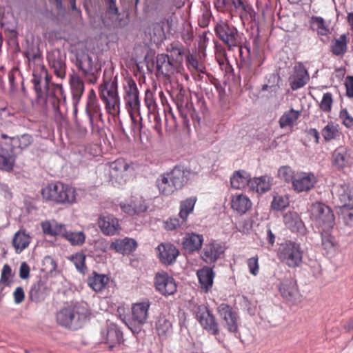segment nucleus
I'll list each match as a JSON object with an SVG mask.
<instances>
[{"instance_id":"obj_1","label":"nucleus","mask_w":353,"mask_h":353,"mask_svg":"<svg viewBox=\"0 0 353 353\" xmlns=\"http://www.w3.org/2000/svg\"><path fill=\"white\" fill-rule=\"evenodd\" d=\"M31 82L38 103L52 105L57 114L60 113V107L66 103V96L61 84L51 83V77L43 65H37L33 69Z\"/></svg>"},{"instance_id":"obj_2","label":"nucleus","mask_w":353,"mask_h":353,"mask_svg":"<svg viewBox=\"0 0 353 353\" xmlns=\"http://www.w3.org/2000/svg\"><path fill=\"white\" fill-rule=\"evenodd\" d=\"M86 303H77L63 307L56 314L57 323L66 329L76 331L82 328L90 316Z\"/></svg>"},{"instance_id":"obj_3","label":"nucleus","mask_w":353,"mask_h":353,"mask_svg":"<svg viewBox=\"0 0 353 353\" xmlns=\"http://www.w3.org/2000/svg\"><path fill=\"white\" fill-rule=\"evenodd\" d=\"M41 194L44 201L57 205L73 204L77 199L75 189L61 182L48 184Z\"/></svg>"},{"instance_id":"obj_4","label":"nucleus","mask_w":353,"mask_h":353,"mask_svg":"<svg viewBox=\"0 0 353 353\" xmlns=\"http://www.w3.org/2000/svg\"><path fill=\"white\" fill-rule=\"evenodd\" d=\"M304 251L300 243L288 239L280 244L277 256L290 268L300 267L303 263Z\"/></svg>"},{"instance_id":"obj_5","label":"nucleus","mask_w":353,"mask_h":353,"mask_svg":"<svg viewBox=\"0 0 353 353\" xmlns=\"http://www.w3.org/2000/svg\"><path fill=\"white\" fill-rule=\"evenodd\" d=\"M310 216L314 225L323 230H332L335 225L332 209L322 202L313 203L310 208Z\"/></svg>"},{"instance_id":"obj_6","label":"nucleus","mask_w":353,"mask_h":353,"mask_svg":"<svg viewBox=\"0 0 353 353\" xmlns=\"http://www.w3.org/2000/svg\"><path fill=\"white\" fill-rule=\"evenodd\" d=\"M100 97L110 114L119 112L120 99L118 94L117 76L111 77L109 80L103 79L100 88Z\"/></svg>"},{"instance_id":"obj_7","label":"nucleus","mask_w":353,"mask_h":353,"mask_svg":"<svg viewBox=\"0 0 353 353\" xmlns=\"http://www.w3.org/2000/svg\"><path fill=\"white\" fill-rule=\"evenodd\" d=\"M124 101L132 121L135 123L141 119L140 116L141 102L139 91L136 81L132 78L125 79L124 85Z\"/></svg>"},{"instance_id":"obj_8","label":"nucleus","mask_w":353,"mask_h":353,"mask_svg":"<svg viewBox=\"0 0 353 353\" xmlns=\"http://www.w3.org/2000/svg\"><path fill=\"white\" fill-rule=\"evenodd\" d=\"M247 58L240 61L239 69L245 81H250L253 77L260 72V67L263 65L265 57L262 54H252L250 46L245 45Z\"/></svg>"},{"instance_id":"obj_9","label":"nucleus","mask_w":353,"mask_h":353,"mask_svg":"<svg viewBox=\"0 0 353 353\" xmlns=\"http://www.w3.org/2000/svg\"><path fill=\"white\" fill-rule=\"evenodd\" d=\"M217 312L221 319L223 328L235 337L240 336L241 318L239 313L230 305L221 303L217 307Z\"/></svg>"},{"instance_id":"obj_10","label":"nucleus","mask_w":353,"mask_h":353,"mask_svg":"<svg viewBox=\"0 0 353 353\" xmlns=\"http://www.w3.org/2000/svg\"><path fill=\"white\" fill-rule=\"evenodd\" d=\"M150 302L148 300L134 303L132 307V316L126 325L133 334H139L146 323Z\"/></svg>"},{"instance_id":"obj_11","label":"nucleus","mask_w":353,"mask_h":353,"mask_svg":"<svg viewBox=\"0 0 353 353\" xmlns=\"http://www.w3.org/2000/svg\"><path fill=\"white\" fill-rule=\"evenodd\" d=\"M75 65L89 83L94 84L97 82L99 68L89 54L84 52H77Z\"/></svg>"},{"instance_id":"obj_12","label":"nucleus","mask_w":353,"mask_h":353,"mask_svg":"<svg viewBox=\"0 0 353 353\" xmlns=\"http://www.w3.org/2000/svg\"><path fill=\"white\" fill-rule=\"evenodd\" d=\"M195 314L196 320L203 330L214 336H217L219 334V323L207 306L204 305H198Z\"/></svg>"},{"instance_id":"obj_13","label":"nucleus","mask_w":353,"mask_h":353,"mask_svg":"<svg viewBox=\"0 0 353 353\" xmlns=\"http://www.w3.org/2000/svg\"><path fill=\"white\" fill-rule=\"evenodd\" d=\"M216 37L231 49L239 45L238 30L232 24L221 21L214 27Z\"/></svg>"},{"instance_id":"obj_14","label":"nucleus","mask_w":353,"mask_h":353,"mask_svg":"<svg viewBox=\"0 0 353 353\" xmlns=\"http://www.w3.org/2000/svg\"><path fill=\"white\" fill-rule=\"evenodd\" d=\"M101 342L106 344L110 350L124 341L122 330L113 322H107L106 327L101 332Z\"/></svg>"},{"instance_id":"obj_15","label":"nucleus","mask_w":353,"mask_h":353,"mask_svg":"<svg viewBox=\"0 0 353 353\" xmlns=\"http://www.w3.org/2000/svg\"><path fill=\"white\" fill-rule=\"evenodd\" d=\"M47 59L54 74L60 79H64L66 74L65 53L56 48L48 52Z\"/></svg>"},{"instance_id":"obj_16","label":"nucleus","mask_w":353,"mask_h":353,"mask_svg":"<svg viewBox=\"0 0 353 353\" xmlns=\"http://www.w3.org/2000/svg\"><path fill=\"white\" fill-rule=\"evenodd\" d=\"M154 282L156 290L161 295L168 296L176 292L177 286L175 280L164 271L155 274Z\"/></svg>"},{"instance_id":"obj_17","label":"nucleus","mask_w":353,"mask_h":353,"mask_svg":"<svg viewBox=\"0 0 353 353\" xmlns=\"http://www.w3.org/2000/svg\"><path fill=\"white\" fill-rule=\"evenodd\" d=\"M331 163L336 170L341 171L352 164L351 150L345 145L337 147L332 153Z\"/></svg>"},{"instance_id":"obj_18","label":"nucleus","mask_w":353,"mask_h":353,"mask_svg":"<svg viewBox=\"0 0 353 353\" xmlns=\"http://www.w3.org/2000/svg\"><path fill=\"white\" fill-rule=\"evenodd\" d=\"M316 182V177L313 172H298L293 181L292 188L297 193L306 192L311 190Z\"/></svg>"},{"instance_id":"obj_19","label":"nucleus","mask_w":353,"mask_h":353,"mask_svg":"<svg viewBox=\"0 0 353 353\" xmlns=\"http://www.w3.org/2000/svg\"><path fill=\"white\" fill-rule=\"evenodd\" d=\"M121 209L129 215H139L147 211L148 204L146 200L141 195L132 196L129 203H120Z\"/></svg>"},{"instance_id":"obj_20","label":"nucleus","mask_w":353,"mask_h":353,"mask_svg":"<svg viewBox=\"0 0 353 353\" xmlns=\"http://www.w3.org/2000/svg\"><path fill=\"white\" fill-rule=\"evenodd\" d=\"M283 223L285 227L292 233L300 235L306 234V227L299 214L294 211H289L283 215Z\"/></svg>"},{"instance_id":"obj_21","label":"nucleus","mask_w":353,"mask_h":353,"mask_svg":"<svg viewBox=\"0 0 353 353\" xmlns=\"http://www.w3.org/2000/svg\"><path fill=\"white\" fill-rule=\"evenodd\" d=\"M225 252L224 247L216 241L205 245L201 257L207 263L216 262Z\"/></svg>"},{"instance_id":"obj_22","label":"nucleus","mask_w":353,"mask_h":353,"mask_svg":"<svg viewBox=\"0 0 353 353\" xmlns=\"http://www.w3.org/2000/svg\"><path fill=\"white\" fill-rule=\"evenodd\" d=\"M336 194L340 201V208L353 210V186L343 183L334 188Z\"/></svg>"},{"instance_id":"obj_23","label":"nucleus","mask_w":353,"mask_h":353,"mask_svg":"<svg viewBox=\"0 0 353 353\" xmlns=\"http://www.w3.org/2000/svg\"><path fill=\"white\" fill-rule=\"evenodd\" d=\"M70 87L72 97L73 117L74 120L77 121L78 112L77 105L80 102L85 90L84 83L79 76L71 75Z\"/></svg>"},{"instance_id":"obj_24","label":"nucleus","mask_w":353,"mask_h":353,"mask_svg":"<svg viewBox=\"0 0 353 353\" xmlns=\"http://www.w3.org/2000/svg\"><path fill=\"white\" fill-rule=\"evenodd\" d=\"M156 77H170L174 73L175 66L167 54H158L156 57Z\"/></svg>"},{"instance_id":"obj_25","label":"nucleus","mask_w":353,"mask_h":353,"mask_svg":"<svg viewBox=\"0 0 353 353\" xmlns=\"http://www.w3.org/2000/svg\"><path fill=\"white\" fill-rule=\"evenodd\" d=\"M159 259L161 263L166 265H172L179 255V250L172 243H162L157 247Z\"/></svg>"},{"instance_id":"obj_26","label":"nucleus","mask_w":353,"mask_h":353,"mask_svg":"<svg viewBox=\"0 0 353 353\" xmlns=\"http://www.w3.org/2000/svg\"><path fill=\"white\" fill-rule=\"evenodd\" d=\"M191 170L182 164L175 165L172 170L167 172L173 182V186L181 189L189 180Z\"/></svg>"},{"instance_id":"obj_27","label":"nucleus","mask_w":353,"mask_h":353,"mask_svg":"<svg viewBox=\"0 0 353 353\" xmlns=\"http://www.w3.org/2000/svg\"><path fill=\"white\" fill-rule=\"evenodd\" d=\"M98 224L101 232L105 235H114L120 230L118 219L111 214L101 216Z\"/></svg>"},{"instance_id":"obj_28","label":"nucleus","mask_w":353,"mask_h":353,"mask_svg":"<svg viewBox=\"0 0 353 353\" xmlns=\"http://www.w3.org/2000/svg\"><path fill=\"white\" fill-rule=\"evenodd\" d=\"M16 156L12 148L9 145L0 147V170L5 172L13 170Z\"/></svg>"},{"instance_id":"obj_29","label":"nucleus","mask_w":353,"mask_h":353,"mask_svg":"<svg viewBox=\"0 0 353 353\" xmlns=\"http://www.w3.org/2000/svg\"><path fill=\"white\" fill-rule=\"evenodd\" d=\"M199 283L201 289L208 292L212 288L215 273L212 268L204 266L196 271Z\"/></svg>"},{"instance_id":"obj_30","label":"nucleus","mask_w":353,"mask_h":353,"mask_svg":"<svg viewBox=\"0 0 353 353\" xmlns=\"http://www.w3.org/2000/svg\"><path fill=\"white\" fill-rule=\"evenodd\" d=\"M48 288L46 279L40 278L30 289L29 298L34 303L43 301L47 296Z\"/></svg>"},{"instance_id":"obj_31","label":"nucleus","mask_w":353,"mask_h":353,"mask_svg":"<svg viewBox=\"0 0 353 353\" xmlns=\"http://www.w3.org/2000/svg\"><path fill=\"white\" fill-rule=\"evenodd\" d=\"M279 290L283 298L290 299L294 296L297 291L296 283L290 273L281 280Z\"/></svg>"},{"instance_id":"obj_32","label":"nucleus","mask_w":353,"mask_h":353,"mask_svg":"<svg viewBox=\"0 0 353 353\" xmlns=\"http://www.w3.org/2000/svg\"><path fill=\"white\" fill-rule=\"evenodd\" d=\"M203 242V236L202 234H198L194 232L187 233L183 238V248L191 254L201 248Z\"/></svg>"},{"instance_id":"obj_33","label":"nucleus","mask_w":353,"mask_h":353,"mask_svg":"<svg viewBox=\"0 0 353 353\" xmlns=\"http://www.w3.org/2000/svg\"><path fill=\"white\" fill-rule=\"evenodd\" d=\"M137 247V241L130 238L117 239L111 243L110 248L123 255L133 252Z\"/></svg>"},{"instance_id":"obj_34","label":"nucleus","mask_w":353,"mask_h":353,"mask_svg":"<svg viewBox=\"0 0 353 353\" xmlns=\"http://www.w3.org/2000/svg\"><path fill=\"white\" fill-rule=\"evenodd\" d=\"M110 281V278L104 274H99L93 271L87 279L88 285L96 292L104 290Z\"/></svg>"},{"instance_id":"obj_35","label":"nucleus","mask_w":353,"mask_h":353,"mask_svg":"<svg viewBox=\"0 0 353 353\" xmlns=\"http://www.w3.org/2000/svg\"><path fill=\"white\" fill-rule=\"evenodd\" d=\"M251 175L243 170L235 171L230 177L231 187L234 189L241 190L245 187L250 188Z\"/></svg>"},{"instance_id":"obj_36","label":"nucleus","mask_w":353,"mask_h":353,"mask_svg":"<svg viewBox=\"0 0 353 353\" xmlns=\"http://www.w3.org/2000/svg\"><path fill=\"white\" fill-rule=\"evenodd\" d=\"M169 177V174L165 172L161 174L156 181L157 187L161 194L169 196L174 191L178 190L176 186H173V182Z\"/></svg>"},{"instance_id":"obj_37","label":"nucleus","mask_w":353,"mask_h":353,"mask_svg":"<svg viewBox=\"0 0 353 353\" xmlns=\"http://www.w3.org/2000/svg\"><path fill=\"white\" fill-rule=\"evenodd\" d=\"M309 80V74L304 67H300L295 70L294 74L290 81L292 90H296L303 87Z\"/></svg>"},{"instance_id":"obj_38","label":"nucleus","mask_w":353,"mask_h":353,"mask_svg":"<svg viewBox=\"0 0 353 353\" xmlns=\"http://www.w3.org/2000/svg\"><path fill=\"white\" fill-rule=\"evenodd\" d=\"M231 206L239 213L245 214L252 207V202L248 196L239 194L232 199Z\"/></svg>"},{"instance_id":"obj_39","label":"nucleus","mask_w":353,"mask_h":353,"mask_svg":"<svg viewBox=\"0 0 353 353\" xmlns=\"http://www.w3.org/2000/svg\"><path fill=\"white\" fill-rule=\"evenodd\" d=\"M270 177L267 175L254 178L251 180L250 189L259 194H263L270 190Z\"/></svg>"},{"instance_id":"obj_40","label":"nucleus","mask_w":353,"mask_h":353,"mask_svg":"<svg viewBox=\"0 0 353 353\" xmlns=\"http://www.w3.org/2000/svg\"><path fill=\"white\" fill-rule=\"evenodd\" d=\"M309 22L311 30L316 31L318 35L326 36L330 33V29L322 17L312 16Z\"/></svg>"},{"instance_id":"obj_41","label":"nucleus","mask_w":353,"mask_h":353,"mask_svg":"<svg viewBox=\"0 0 353 353\" xmlns=\"http://www.w3.org/2000/svg\"><path fill=\"white\" fill-rule=\"evenodd\" d=\"M321 134L323 139L327 142L339 139L341 136L339 125L337 123L330 121L322 129Z\"/></svg>"},{"instance_id":"obj_42","label":"nucleus","mask_w":353,"mask_h":353,"mask_svg":"<svg viewBox=\"0 0 353 353\" xmlns=\"http://www.w3.org/2000/svg\"><path fill=\"white\" fill-rule=\"evenodd\" d=\"M30 243V236L25 231H18L15 233L12 244L17 253L26 249Z\"/></svg>"},{"instance_id":"obj_43","label":"nucleus","mask_w":353,"mask_h":353,"mask_svg":"<svg viewBox=\"0 0 353 353\" xmlns=\"http://www.w3.org/2000/svg\"><path fill=\"white\" fill-rule=\"evenodd\" d=\"M110 174L112 177L123 176V174L129 168L128 163L124 159L119 158L109 164Z\"/></svg>"},{"instance_id":"obj_44","label":"nucleus","mask_w":353,"mask_h":353,"mask_svg":"<svg viewBox=\"0 0 353 353\" xmlns=\"http://www.w3.org/2000/svg\"><path fill=\"white\" fill-rule=\"evenodd\" d=\"M301 112L291 108L289 111L285 112L279 118V123L281 128L288 126H293L300 116Z\"/></svg>"},{"instance_id":"obj_45","label":"nucleus","mask_w":353,"mask_h":353,"mask_svg":"<svg viewBox=\"0 0 353 353\" xmlns=\"http://www.w3.org/2000/svg\"><path fill=\"white\" fill-rule=\"evenodd\" d=\"M156 330L159 336H166L172 332V324L165 316L160 315L156 321Z\"/></svg>"},{"instance_id":"obj_46","label":"nucleus","mask_w":353,"mask_h":353,"mask_svg":"<svg viewBox=\"0 0 353 353\" xmlns=\"http://www.w3.org/2000/svg\"><path fill=\"white\" fill-rule=\"evenodd\" d=\"M33 142L32 137L29 134H23L21 136L13 137L11 138V145L12 148H19L24 149L28 147Z\"/></svg>"},{"instance_id":"obj_47","label":"nucleus","mask_w":353,"mask_h":353,"mask_svg":"<svg viewBox=\"0 0 353 353\" xmlns=\"http://www.w3.org/2000/svg\"><path fill=\"white\" fill-rule=\"evenodd\" d=\"M196 201V197H190L181 203L179 216L182 221H185L189 214L193 211Z\"/></svg>"},{"instance_id":"obj_48","label":"nucleus","mask_w":353,"mask_h":353,"mask_svg":"<svg viewBox=\"0 0 353 353\" xmlns=\"http://www.w3.org/2000/svg\"><path fill=\"white\" fill-rule=\"evenodd\" d=\"M177 110L181 117L183 119V123L184 125H188L189 123V116L194 119L193 114V104L192 103H189L186 102L185 105H183V102H177L176 103Z\"/></svg>"},{"instance_id":"obj_49","label":"nucleus","mask_w":353,"mask_h":353,"mask_svg":"<svg viewBox=\"0 0 353 353\" xmlns=\"http://www.w3.org/2000/svg\"><path fill=\"white\" fill-rule=\"evenodd\" d=\"M347 37L341 34L339 39L331 46V52L335 56H342L347 52Z\"/></svg>"},{"instance_id":"obj_50","label":"nucleus","mask_w":353,"mask_h":353,"mask_svg":"<svg viewBox=\"0 0 353 353\" xmlns=\"http://www.w3.org/2000/svg\"><path fill=\"white\" fill-rule=\"evenodd\" d=\"M61 234L72 245H81L85 242V236L83 232L63 230Z\"/></svg>"},{"instance_id":"obj_51","label":"nucleus","mask_w":353,"mask_h":353,"mask_svg":"<svg viewBox=\"0 0 353 353\" xmlns=\"http://www.w3.org/2000/svg\"><path fill=\"white\" fill-rule=\"evenodd\" d=\"M99 109L97 100H87L85 106V114L88 118L91 126L93 125L95 116H100Z\"/></svg>"},{"instance_id":"obj_52","label":"nucleus","mask_w":353,"mask_h":353,"mask_svg":"<svg viewBox=\"0 0 353 353\" xmlns=\"http://www.w3.org/2000/svg\"><path fill=\"white\" fill-rule=\"evenodd\" d=\"M168 51L171 54L172 58L176 62L183 61V57L185 55V49L184 46L179 43H172L170 47L168 48Z\"/></svg>"},{"instance_id":"obj_53","label":"nucleus","mask_w":353,"mask_h":353,"mask_svg":"<svg viewBox=\"0 0 353 353\" xmlns=\"http://www.w3.org/2000/svg\"><path fill=\"white\" fill-rule=\"evenodd\" d=\"M85 257L83 253L78 252L72 255L71 258V261L73 262L77 271L83 274H85L87 270V267L85 263Z\"/></svg>"},{"instance_id":"obj_54","label":"nucleus","mask_w":353,"mask_h":353,"mask_svg":"<svg viewBox=\"0 0 353 353\" xmlns=\"http://www.w3.org/2000/svg\"><path fill=\"white\" fill-rule=\"evenodd\" d=\"M42 230L44 234H48L51 236H56L61 234L64 229L63 225H56L54 228L52 226L50 222L46 221L42 223Z\"/></svg>"},{"instance_id":"obj_55","label":"nucleus","mask_w":353,"mask_h":353,"mask_svg":"<svg viewBox=\"0 0 353 353\" xmlns=\"http://www.w3.org/2000/svg\"><path fill=\"white\" fill-rule=\"evenodd\" d=\"M279 176L287 183H293L296 174L294 170L289 166H282L278 170Z\"/></svg>"},{"instance_id":"obj_56","label":"nucleus","mask_w":353,"mask_h":353,"mask_svg":"<svg viewBox=\"0 0 353 353\" xmlns=\"http://www.w3.org/2000/svg\"><path fill=\"white\" fill-rule=\"evenodd\" d=\"M289 205L288 198L286 196L276 195L273 197L271 207L274 210H282Z\"/></svg>"},{"instance_id":"obj_57","label":"nucleus","mask_w":353,"mask_h":353,"mask_svg":"<svg viewBox=\"0 0 353 353\" xmlns=\"http://www.w3.org/2000/svg\"><path fill=\"white\" fill-rule=\"evenodd\" d=\"M333 103L332 94L330 92L324 93L319 104L320 109L325 112H330Z\"/></svg>"},{"instance_id":"obj_58","label":"nucleus","mask_w":353,"mask_h":353,"mask_svg":"<svg viewBox=\"0 0 353 353\" xmlns=\"http://www.w3.org/2000/svg\"><path fill=\"white\" fill-rule=\"evenodd\" d=\"M319 230V232L321 233L322 245L325 249H330L334 247V237L331 235V230Z\"/></svg>"},{"instance_id":"obj_59","label":"nucleus","mask_w":353,"mask_h":353,"mask_svg":"<svg viewBox=\"0 0 353 353\" xmlns=\"http://www.w3.org/2000/svg\"><path fill=\"white\" fill-rule=\"evenodd\" d=\"M8 77L10 90L12 92L17 90L18 88V85L15 82V79L17 77L20 78L19 72L17 69L13 68L8 72Z\"/></svg>"},{"instance_id":"obj_60","label":"nucleus","mask_w":353,"mask_h":353,"mask_svg":"<svg viewBox=\"0 0 353 353\" xmlns=\"http://www.w3.org/2000/svg\"><path fill=\"white\" fill-rule=\"evenodd\" d=\"M247 264L249 268L250 273L251 274L256 276L259 274V266L258 262V257L256 256L248 259Z\"/></svg>"},{"instance_id":"obj_61","label":"nucleus","mask_w":353,"mask_h":353,"mask_svg":"<svg viewBox=\"0 0 353 353\" xmlns=\"http://www.w3.org/2000/svg\"><path fill=\"white\" fill-rule=\"evenodd\" d=\"M12 276V269L8 264H5L1 271V276L0 279V285L4 284L8 285V279Z\"/></svg>"},{"instance_id":"obj_62","label":"nucleus","mask_w":353,"mask_h":353,"mask_svg":"<svg viewBox=\"0 0 353 353\" xmlns=\"http://www.w3.org/2000/svg\"><path fill=\"white\" fill-rule=\"evenodd\" d=\"M145 104L148 108L149 112L155 111L156 104L153 98V94L150 90H146L145 92Z\"/></svg>"},{"instance_id":"obj_63","label":"nucleus","mask_w":353,"mask_h":353,"mask_svg":"<svg viewBox=\"0 0 353 353\" xmlns=\"http://www.w3.org/2000/svg\"><path fill=\"white\" fill-rule=\"evenodd\" d=\"M106 5L107 14L110 18H115L117 20L119 19L121 14L119 13V8L116 5V2L108 3Z\"/></svg>"},{"instance_id":"obj_64","label":"nucleus","mask_w":353,"mask_h":353,"mask_svg":"<svg viewBox=\"0 0 353 353\" xmlns=\"http://www.w3.org/2000/svg\"><path fill=\"white\" fill-rule=\"evenodd\" d=\"M344 85L345 87V96L353 99V76L348 75L346 77Z\"/></svg>"}]
</instances>
